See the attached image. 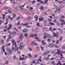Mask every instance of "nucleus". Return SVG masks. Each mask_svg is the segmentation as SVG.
I'll list each match as a JSON object with an SVG mask.
<instances>
[{
  "label": "nucleus",
  "instance_id": "obj_52",
  "mask_svg": "<svg viewBox=\"0 0 65 65\" xmlns=\"http://www.w3.org/2000/svg\"><path fill=\"white\" fill-rule=\"evenodd\" d=\"M11 36H10V35H9V39H11Z\"/></svg>",
  "mask_w": 65,
  "mask_h": 65
},
{
  "label": "nucleus",
  "instance_id": "obj_31",
  "mask_svg": "<svg viewBox=\"0 0 65 65\" xmlns=\"http://www.w3.org/2000/svg\"><path fill=\"white\" fill-rule=\"evenodd\" d=\"M33 9V7H30L29 9V10H32Z\"/></svg>",
  "mask_w": 65,
  "mask_h": 65
},
{
  "label": "nucleus",
  "instance_id": "obj_33",
  "mask_svg": "<svg viewBox=\"0 0 65 65\" xmlns=\"http://www.w3.org/2000/svg\"><path fill=\"white\" fill-rule=\"evenodd\" d=\"M58 63L59 64V65H62V64H61V61H59Z\"/></svg>",
  "mask_w": 65,
  "mask_h": 65
},
{
  "label": "nucleus",
  "instance_id": "obj_27",
  "mask_svg": "<svg viewBox=\"0 0 65 65\" xmlns=\"http://www.w3.org/2000/svg\"><path fill=\"white\" fill-rule=\"evenodd\" d=\"M14 18L13 17H12L11 18H10V20L11 21L12 20H13Z\"/></svg>",
  "mask_w": 65,
  "mask_h": 65
},
{
  "label": "nucleus",
  "instance_id": "obj_4",
  "mask_svg": "<svg viewBox=\"0 0 65 65\" xmlns=\"http://www.w3.org/2000/svg\"><path fill=\"white\" fill-rule=\"evenodd\" d=\"M35 36V37H37V35L36 34H35L34 35H30L29 36V37H34Z\"/></svg>",
  "mask_w": 65,
  "mask_h": 65
},
{
  "label": "nucleus",
  "instance_id": "obj_61",
  "mask_svg": "<svg viewBox=\"0 0 65 65\" xmlns=\"http://www.w3.org/2000/svg\"><path fill=\"white\" fill-rule=\"evenodd\" d=\"M52 17H55V14L54 13H53L52 14Z\"/></svg>",
  "mask_w": 65,
  "mask_h": 65
},
{
  "label": "nucleus",
  "instance_id": "obj_18",
  "mask_svg": "<svg viewBox=\"0 0 65 65\" xmlns=\"http://www.w3.org/2000/svg\"><path fill=\"white\" fill-rule=\"evenodd\" d=\"M10 1L12 3H13V4H14V3H15V2H14V1L12 0H11Z\"/></svg>",
  "mask_w": 65,
  "mask_h": 65
},
{
  "label": "nucleus",
  "instance_id": "obj_23",
  "mask_svg": "<svg viewBox=\"0 0 65 65\" xmlns=\"http://www.w3.org/2000/svg\"><path fill=\"white\" fill-rule=\"evenodd\" d=\"M12 34L13 35H15V34H16V32L15 31H14V32H12Z\"/></svg>",
  "mask_w": 65,
  "mask_h": 65
},
{
  "label": "nucleus",
  "instance_id": "obj_16",
  "mask_svg": "<svg viewBox=\"0 0 65 65\" xmlns=\"http://www.w3.org/2000/svg\"><path fill=\"white\" fill-rule=\"evenodd\" d=\"M63 37L61 36L59 40L60 41H62V40L63 39Z\"/></svg>",
  "mask_w": 65,
  "mask_h": 65
},
{
  "label": "nucleus",
  "instance_id": "obj_38",
  "mask_svg": "<svg viewBox=\"0 0 65 65\" xmlns=\"http://www.w3.org/2000/svg\"><path fill=\"white\" fill-rule=\"evenodd\" d=\"M53 34L54 36H56V34L55 32H53Z\"/></svg>",
  "mask_w": 65,
  "mask_h": 65
},
{
  "label": "nucleus",
  "instance_id": "obj_24",
  "mask_svg": "<svg viewBox=\"0 0 65 65\" xmlns=\"http://www.w3.org/2000/svg\"><path fill=\"white\" fill-rule=\"evenodd\" d=\"M28 55L29 57H30V58H32V56H31V55L30 54H28Z\"/></svg>",
  "mask_w": 65,
  "mask_h": 65
},
{
  "label": "nucleus",
  "instance_id": "obj_5",
  "mask_svg": "<svg viewBox=\"0 0 65 65\" xmlns=\"http://www.w3.org/2000/svg\"><path fill=\"white\" fill-rule=\"evenodd\" d=\"M57 52L56 53V54H58V55H59L61 53V51L59 50V49L57 50Z\"/></svg>",
  "mask_w": 65,
  "mask_h": 65
},
{
  "label": "nucleus",
  "instance_id": "obj_60",
  "mask_svg": "<svg viewBox=\"0 0 65 65\" xmlns=\"http://www.w3.org/2000/svg\"><path fill=\"white\" fill-rule=\"evenodd\" d=\"M7 24H8V22H7L6 23H5V25H7Z\"/></svg>",
  "mask_w": 65,
  "mask_h": 65
},
{
  "label": "nucleus",
  "instance_id": "obj_17",
  "mask_svg": "<svg viewBox=\"0 0 65 65\" xmlns=\"http://www.w3.org/2000/svg\"><path fill=\"white\" fill-rule=\"evenodd\" d=\"M51 63L52 64H53L54 65H56V64H55V61H53L51 62Z\"/></svg>",
  "mask_w": 65,
  "mask_h": 65
},
{
  "label": "nucleus",
  "instance_id": "obj_3",
  "mask_svg": "<svg viewBox=\"0 0 65 65\" xmlns=\"http://www.w3.org/2000/svg\"><path fill=\"white\" fill-rule=\"evenodd\" d=\"M6 50L7 52H9V54H10L12 52V51H11V50L9 48H7L6 49Z\"/></svg>",
  "mask_w": 65,
  "mask_h": 65
},
{
  "label": "nucleus",
  "instance_id": "obj_9",
  "mask_svg": "<svg viewBox=\"0 0 65 65\" xmlns=\"http://www.w3.org/2000/svg\"><path fill=\"white\" fill-rule=\"evenodd\" d=\"M28 23H25V24L22 23L21 24V25H22L23 26H26L28 25Z\"/></svg>",
  "mask_w": 65,
  "mask_h": 65
},
{
  "label": "nucleus",
  "instance_id": "obj_58",
  "mask_svg": "<svg viewBox=\"0 0 65 65\" xmlns=\"http://www.w3.org/2000/svg\"><path fill=\"white\" fill-rule=\"evenodd\" d=\"M48 0H45L44 2L45 3H46V2L48 1Z\"/></svg>",
  "mask_w": 65,
  "mask_h": 65
},
{
  "label": "nucleus",
  "instance_id": "obj_19",
  "mask_svg": "<svg viewBox=\"0 0 65 65\" xmlns=\"http://www.w3.org/2000/svg\"><path fill=\"white\" fill-rule=\"evenodd\" d=\"M39 21H42L43 20V19L41 18H39Z\"/></svg>",
  "mask_w": 65,
  "mask_h": 65
},
{
  "label": "nucleus",
  "instance_id": "obj_48",
  "mask_svg": "<svg viewBox=\"0 0 65 65\" xmlns=\"http://www.w3.org/2000/svg\"><path fill=\"white\" fill-rule=\"evenodd\" d=\"M36 3V2L35 1H32V3Z\"/></svg>",
  "mask_w": 65,
  "mask_h": 65
},
{
  "label": "nucleus",
  "instance_id": "obj_43",
  "mask_svg": "<svg viewBox=\"0 0 65 65\" xmlns=\"http://www.w3.org/2000/svg\"><path fill=\"white\" fill-rule=\"evenodd\" d=\"M54 46L55 47H57V48H58L59 47V46L55 45Z\"/></svg>",
  "mask_w": 65,
  "mask_h": 65
},
{
  "label": "nucleus",
  "instance_id": "obj_7",
  "mask_svg": "<svg viewBox=\"0 0 65 65\" xmlns=\"http://www.w3.org/2000/svg\"><path fill=\"white\" fill-rule=\"evenodd\" d=\"M27 32V29H24L23 30V33H26Z\"/></svg>",
  "mask_w": 65,
  "mask_h": 65
},
{
  "label": "nucleus",
  "instance_id": "obj_45",
  "mask_svg": "<svg viewBox=\"0 0 65 65\" xmlns=\"http://www.w3.org/2000/svg\"><path fill=\"white\" fill-rule=\"evenodd\" d=\"M33 12L32 11L30 12V14H33Z\"/></svg>",
  "mask_w": 65,
  "mask_h": 65
},
{
  "label": "nucleus",
  "instance_id": "obj_42",
  "mask_svg": "<svg viewBox=\"0 0 65 65\" xmlns=\"http://www.w3.org/2000/svg\"><path fill=\"white\" fill-rule=\"evenodd\" d=\"M59 42V41L57 40L56 41V44H58Z\"/></svg>",
  "mask_w": 65,
  "mask_h": 65
},
{
  "label": "nucleus",
  "instance_id": "obj_15",
  "mask_svg": "<svg viewBox=\"0 0 65 65\" xmlns=\"http://www.w3.org/2000/svg\"><path fill=\"white\" fill-rule=\"evenodd\" d=\"M1 44H3V43H4V40H3V39H2L1 41Z\"/></svg>",
  "mask_w": 65,
  "mask_h": 65
},
{
  "label": "nucleus",
  "instance_id": "obj_53",
  "mask_svg": "<svg viewBox=\"0 0 65 65\" xmlns=\"http://www.w3.org/2000/svg\"><path fill=\"white\" fill-rule=\"evenodd\" d=\"M60 8H58L57 9V11H60Z\"/></svg>",
  "mask_w": 65,
  "mask_h": 65
},
{
  "label": "nucleus",
  "instance_id": "obj_22",
  "mask_svg": "<svg viewBox=\"0 0 65 65\" xmlns=\"http://www.w3.org/2000/svg\"><path fill=\"white\" fill-rule=\"evenodd\" d=\"M40 47L41 48L42 50H44V48L42 46H40Z\"/></svg>",
  "mask_w": 65,
  "mask_h": 65
},
{
  "label": "nucleus",
  "instance_id": "obj_14",
  "mask_svg": "<svg viewBox=\"0 0 65 65\" xmlns=\"http://www.w3.org/2000/svg\"><path fill=\"white\" fill-rule=\"evenodd\" d=\"M48 53H49V52H48L45 51L44 52V54L46 55V54H47Z\"/></svg>",
  "mask_w": 65,
  "mask_h": 65
},
{
  "label": "nucleus",
  "instance_id": "obj_36",
  "mask_svg": "<svg viewBox=\"0 0 65 65\" xmlns=\"http://www.w3.org/2000/svg\"><path fill=\"white\" fill-rule=\"evenodd\" d=\"M7 30V29L4 28V32H6Z\"/></svg>",
  "mask_w": 65,
  "mask_h": 65
},
{
  "label": "nucleus",
  "instance_id": "obj_8",
  "mask_svg": "<svg viewBox=\"0 0 65 65\" xmlns=\"http://www.w3.org/2000/svg\"><path fill=\"white\" fill-rule=\"evenodd\" d=\"M26 58H24L23 57L22 58H21V56H20V58L19 59V60H26Z\"/></svg>",
  "mask_w": 65,
  "mask_h": 65
},
{
  "label": "nucleus",
  "instance_id": "obj_1",
  "mask_svg": "<svg viewBox=\"0 0 65 65\" xmlns=\"http://www.w3.org/2000/svg\"><path fill=\"white\" fill-rule=\"evenodd\" d=\"M14 40H12L11 41V42L12 43V45H14L15 46V50L16 51H18V50H19V47H17V45L16 44V43L15 42H14Z\"/></svg>",
  "mask_w": 65,
  "mask_h": 65
},
{
  "label": "nucleus",
  "instance_id": "obj_51",
  "mask_svg": "<svg viewBox=\"0 0 65 65\" xmlns=\"http://www.w3.org/2000/svg\"><path fill=\"white\" fill-rule=\"evenodd\" d=\"M15 58H16V56H13V58L14 59H15Z\"/></svg>",
  "mask_w": 65,
  "mask_h": 65
},
{
  "label": "nucleus",
  "instance_id": "obj_29",
  "mask_svg": "<svg viewBox=\"0 0 65 65\" xmlns=\"http://www.w3.org/2000/svg\"><path fill=\"white\" fill-rule=\"evenodd\" d=\"M37 26L38 27V26H40V24L39 23H37Z\"/></svg>",
  "mask_w": 65,
  "mask_h": 65
},
{
  "label": "nucleus",
  "instance_id": "obj_39",
  "mask_svg": "<svg viewBox=\"0 0 65 65\" xmlns=\"http://www.w3.org/2000/svg\"><path fill=\"white\" fill-rule=\"evenodd\" d=\"M38 16L37 15H36L35 17H34V18H37Z\"/></svg>",
  "mask_w": 65,
  "mask_h": 65
},
{
  "label": "nucleus",
  "instance_id": "obj_41",
  "mask_svg": "<svg viewBox=\"0 0 65 65\" xmlns=\"http://www.w3.org/2000/svg\"><path fill=\"white\" fill-rule=\"evenodd\" d=\"M62 61L63 62H65V59H63L62 60Z\"/></svg>",
  "mask_w": 65,
  "mask_h": 65
},
{
  "label": "nucleus",
  "instance_id": "obj_26",
  "mask_svg": "<svg viewBox=\"0 0 65 65\" xmlns=\"http://www.w3.org/2000/svg\"><path fill=\"white\" fill-rule=\"evenodd\" d=\"M49 24L51 25H54V23H50Z\"/></svg>",
  "mask_w": 65,
  "mask_h": 65
},
{
  "label": "nucleus",
  "instance_id": "obj_2",
  "mask_svg": "<svg viewBox=\"0 0 65 65\" xmlns=\"http://www.w3.org/2000/svg\"><path fill=\"white\" fill-rule=\"evenodd\" d=\"M25 46V44H23V42L21 43L20 45L19 48L21 50L22 48H23V47Z\"/></svg>",
  "mask_w": 65,
  "mask_h": 65
},
{
  "label": "nucleus",
  "instance_id": "obj_13",
  "mask_svg": "<svg viewBox=\"0 0 65 65\" xmlns=\"http://www.w3.org/2000/svg\"><path fill=\"white\" fill-rule=\"evenodd\" d=\"M34 39H37V40H38L39 41H40V40H38V39H39V38L38 37H36L34 38Z\"/></svg>",
  "mask_w": 65,
  "mask_h": 65
},
{
  "label": "nucleus",
  "instance_id": "obj_21",
  "mask_svg": "<svg viewBox=\"0 0 65 65\" xmlns=\"http://www.w3.org/2000/svg\"><path fill=\"white\" fill-rule=\"evenodd\" d=\"M18 29H21V28H22V26L21 25H20L17 27Z\"/></svg>",
  "mask_w": 65,
  "mask_h": 65
},
{
  "label": "nucleus",
  "instance_id": "obj_11",
  "mask_svg": "<svg viewBox=\"0 0 65 65\" xmlns=\"http://www.w3.org/2000/svg\"><path fill=\"white\" fill-rule=\"evenodd\" d=\"M53 46H54V43H51L50 45V46L51 47H53Z\"/></svg>",
  "mask_w": 65,
  "mask_h": 65
},
{
  "label": "nucleus",
  "instance_id": "obj_57",
  "mask_svg": "<svg viewBox=\"0 0 65 65\" xmlns=\"http://www.w3.org/2000/svg\"><path fill=\"white\" fill-rule=\"evenodd\" d=\"M9 27H12V25L10 24H9Z\"/></svg>",
  "mask_w": 65,
  "mask_h": 65
},
{
  "label": "nucleus",
  "instance_id": "obj_34",
  "mask_svg": "<svg viewBox=\"0 0 65 65\" xmlns=\"http://www.w3.org/2000/svg\"><path fill=\"white\" fill-rule=\"evenodd\" d=\"M55 59V58H52L50 60H54Z\"/></svg>",
  "mask_w": 65,
  "mask_h": 65
},
{
  "label": "nucleus",
  "instance_id": "obj_35",
  "mask_svg": "<svg viewBox=\"0 0 65 65\" xmlns=\"http://www.w3.org/2000/svg\"><path fill=\"white\" fill-rule=\"evenodd\" d=\"M25 13L27 15H29V13L28 12H27L26 13Z\"/></svg>",
  "mask_w": 65,
  "mask_h": 65
},
{
  "label": "nucleus",
  "instance_id": "obj_12",
  "mask_svg": "<svg viewBox=\"0 0 65 65\" xmlns=\"http://www.w3.org/2000/svg\"><path fill=\"white\" fill-rule=\"evenodd\" d=\"M59 20L60 22H63L65 21V20H64L63 19H59Z\"/></svg>",
  "mask_w": 65,
  "mask_h": 65
},
{
  "label": "nucleus",
  "instance_id": "obj_47",
  "mask_svg": "<svg viewBox=\"0 0 65 65\" xmlns=\"http://www.w3.org/2000/svg\"><path fill=\"white\" fill-rule=\"evenodd\" d=\"M58 2L59 3H62V1H59Z\"/></svg>",
  "mask_w": 65,
  "mask_h": 65
},
{
  "label": "nucleus",
  "instance_id": "obj_56",
  "mask_svg": "<svg viewBox=\"0 0 65 65\" xmlns=\"http://www.w3.org/2000/svg\"><path fill=\"white\" fill-rule=\"evenodd\" d=\"M60 60H62V59H64V57H60Z\"/></svg>",
  "mask_w": 65,
  "mask_h": 65
},
{
  "label": "nucleus",
  "instance_id": "obj_44",
  "mask_svg": "<svg viewBox=\"0 0 65 65\" xmlns=\"http://www.w3.org/2000/svg\"><path fill=\"white\" fill-rule=\"evenodd\" d=\"M13 17H15V16H16V15H15V14H13Z\"/></svg>",
  "mask_w": 65,
  "mask_h": 65
},
{
  "label": "nucleus",
  "instance_id": "obj_32",
  "mask_svg": "<svg viewBox=\"0 0 65 65\" xmlns=\"http://www.w3.org/2000/svg\"><path fill=\"white\" fill-rule=\"evenodd\" d=\"M64 7V6L62 5H61L60 6H59V7L60 8H63Z\"/></svg>",
  "mask_w": 65,
  "mask_h": 65
},
{
  "label": "nucleus",
  "instance_id": "obj_40",
  "mask_svg": "<svg viewBox=\"0 0 65 65\" xmlns=\"http://www.w3.org/2000/svg\"><path fill=\"white\" fill-rule=\"evenodd\" d=\"M57 25L58 26H59V25H60V24H59V22H57Z\"/></svg>",
  "mask_w": 65,
  "mask_h": 65
},
{
  "label": "nucleus",
  "instance_id": "obj_46",
  "mask_svg": "<svg viewBox=\"0 0 65 65\" xmlns=\"http://www.w3.org/2000/svg\"><path fill=\"white\" fill-rule=\"evenodd\" d=\"M24 35L25 37H27L28 35V34H24Z\"/></svg>",
  "mask_w": 65,
  "mask_h": 65
},
{
  "label": "nucleus",
  "instance_id": "obj_64",
  "mask_svg": "<svg viewBox=\"0 0 65 65\" xmlns=\"http://www.w3.org/2000/svg\"><path fill=\"white\" fill-rule=\"evenodd\" d=\"M63 49H65V46H63L62 47Z\"/></svg>",
  "mask_w": 65,
  "mask_h": 65
},
{
  "label": "nucleus",
  "instance_id": "obj_37",
  "mask_svg": "<svg viewBox=\"0 0 65 65\" xmlns=\"http://www.w3.org/2000/svg\"><path fill=\"white\" fill-rule=\"evenodd\" d=\"M59 33V32H57L56 33V34H57V37H58V34Z\"/></svg>",
  "mask_w": 65,
  "mask_h": 65
},
{
  "label": "nucleus",
  "instance_id": "obj_28",
  "mask_svg": "<svg viewBox=\"0 0 65 65\" xmlns=\"http://www.w3.org/2000/svg\"><path fill=\"white\" fill-rule=\"evenodd\" d=\"M31 63H34V64H35V65H36V63H35V60H34L33 61L31 62Z\"/></svg>",
  "mask_w": 65,
  "mask_h": 65
},
{
  "label": "nucleus",
  "instance_id": "obj_62",
  "mask_svg": "<svg viewBox=\"0 0 65 65\" xmlns=\"http://www.w3.org/2000/svg\"><path fill=\"white\" fill-rule=\"evenodd\" d=\"M12 51H13L14 50V47H12Z\"/></svg>",
  "mask_w": 65,
  "mask_h": 65
},
{
  "label": "nucleus",
  "instance_id": "obj_30",
  "mask_svg": "<svg viewBox=\"0 0 65 65\" xmlns=\"http://www.w3.org/2000/svg\"><path fill=\"white\" fill-rule=\"evenodd\" d=\"M43 9V6H41L40 7V9L41 10H42Z\"/></svg>",
  "mask_w": 65,
  "mask_h": 65
},
{
  "label": "nucleus",
  "instance_id": "obj_54",
  "mask_svg": "<svg viewBox=\"0 0 65 65\" xmlns=\"http://www.w3.org/2000/svg\"><path fill=\"white\" fill-rule=\"evenodd\" d=\"M20 25V22H19V21L18 22L17 24V25Z\"/></svg>",
  "mask_w": 65,
  "mask_h": 65
},
{
  "label": "nucleus",
  "instance_id": "obj_20",
  "mask_svg": "<svg viewBox=\"0 0 65 65\" xmlns=\"http://www.w3.org/2000/svg\"><path fill=\"white\" fill-rule=\"evenodd\" d=\"M28 49L29 50V51H32V48H31L30 47H28Z\"/></svg>",
  "mask_w": 65,
  "mask_h": 65
},
{
  "label": "nucleus",
  "instance_id": "obj_25",
  "mask_svg": "<svg viewBox=\"0 0 65 65\" xmlns=\"http://www.w3.org/2000/svg\"><path fill=\"white\" fill-rule=\"evenodd\" d=\"M19 8H20V9H21L22 10H24V9L23 8H22V7L21 6H19Z\"/></svg>",
  "mask_w": 65,
  "mask_h": 65
},
{
  "label": "nucleus",
  "instance_id": "obj_59",
  "mask_svg": "<svg viewBox=\"0 0 65 65\" xmlns=\"http://www.w3.org/2000/svg\"><path fill=\"white\" fill-rule=\"evenodd\" d=\"M11 27H9L8 28L7 30H9V29H11Z\"/></svg>",
  "mask_w": 65,
  "mask_h": 65
},
{
  "label": "nucleus",
  "instance_id": "obj_55",
  "mask_svg": "<svg viewBox=\"0 0 65 65\" xmlns=\"http://www.w3.org/2000/svg\"><path fill=\"white\" fill-rule=\"evenodd\" d=\"M8 11H9V13H11L12 12L11 11H10V10L9 9L8 10Z\"/></svg>",
  "mask_w": 65,
  "mask_h": 65
},
{
  "label": "nucleus",
  "instance_id": "obj_10",
  "mask_svg": "<svg viewBox=\"0 0 65 65\" xmlns=\"http://www.w3.org/2000/svg\"><path fill=\"white\" fill-rule=\"evenodd\" d=\"M23 34H22L19 37V39H21L22 38V37H23Z\"/></svg>",
  "mask_w": 65,
  "mask_h": 65
},
{
  "label": "nucleus",
  "instance_id": "obj_63",
  "mask_svg": "<svg viewBox=\"0 0 65 65\" xmlns=\"http://www.w3.org/2000/svg\"><path fill=\"white\" fill-rule=\"evenodd\" d=\"M47 37L48 38H49V35H47Z\"/></svg>",
  "mask_w": 65,
  "mask_h": 65
},
{
  "label": "nucleus",
  "instance_id": "obj_50",
  "mask_svg": "<svg viewBox=\"0 0 65 65\" xmlns=\"http://www.w3.org/2000/svg\"><path fill=\"white\" fill-rule=\"evenodd\" d=\"M10 44H11V43H9L7 45V46L10 45Z\"/></svg>",
  "mask_w": 65,
  "mask_h": 65
},
{
  "label": "nucleus",
  "instance_id": "obj_49",
  "mask_svg": "<svg viewBox=\"0 0 65 65\" xmlns=\"http://www.w3.org/2000/svg\"><path fill=\"white\" fill-rule=\"evenodd\" d=\"M8 19H10V15L8 16Z\"/></svg>",
  "mask_w": 65,
  "mask_h": 65
},
{
  "label": "nucleus",
  "instance_id": "obj_6",
  "mask_svg": "<svg viewBox=\"0 0 65 65\" xmlns=\"http://www.w3.org/2000/svg\"><path fill=\"white\" fill-rule=\"evenodd\" d=\"M42 45L43 44L44 45H45V44H46V43L43 40L42 41Z\"/></svg>",
  "mask_w": 65,
  "mask_h": 65
}]
</instances>
